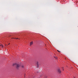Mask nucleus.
<instances>
[{"mask_svg":"<svg viewBox=\"0 0 78 78\" xmlns=\"http://www.w3.org/2000/svg\"><path fill=\"white\" fill-rule=\"evenodd\" d=\"M57 51H58V52H59V53H60V51H58V50H57Z\"/></svg>","mask_w":78,"mask_h":78,"instance_id":"6e6552de","label":"nucleus"},{"mask_svg":"<svg viewBox=\"0 0 78 78\" xmlns=\"http://www.w3.org/2000/svg\"><path fill=\"white\" fill-rule=\"evenodd\" d=\"M9 44H9H9H8V45H9Z\"/></svg>","mask_w":78,"mask_h":78,"instance_id":"f8f14e48","label":"nucleus"},{"mask_svg":"<svg viewBox=\"0 0 78 78\" xmlns=\"http://www.w3.org/2000/svg\"><path fill=\"white\" fill-rule=\"evenodd\" d=\"M63 70H64V69H63Z\"/></svg>","mask_w":78,"mask_h":78,"instance_id":"ddd939ff","label":"nucleus"},{"mask_svg":"<svg viewBox=\"0 0 78 78\" xmlns=\"http://www.w3.org/2000/svg\"><path fill=\"white\" fill-rule=\"evenodd\" d=\"M16 66V69H19V67H20V64H18L16 63H14L13 64V66Z\"/></svg>","mask_w":78,"mask_h":78,"instance_id":"f257e3e1","label":"nucleus"},{"mask_svg":"<svg viewBox=\"0 0 78 78\" xmlns=\"http://www.w3.org/2000/svg\"><path fill=\"white\" fill-rule=\"evenodd\" d=\"M58 72L59 73H61V71L60 69H58Z\"/></svg>","mask_w":78,"mask_h":78,"instance_id":"f03ea898","label":"nucleus"},{"mask_svg":"<svg viewBox=\"0 0 78 78\" xmlns=\"http://www.w3.org/2000/svg\"><path fill=\"white\" fill-rule=\"evenodd\" d=\"M74 78H75V77H74Z\"/></svg>","mask_w":78,"mask_h":78,"instance_id":"9b49d317","label":"nucleus"},{"mask_svg":"<svg viewBox=\"0 0 78 78\" xmlns=\"http://www.w3.org/2000/svg\"><path fill=\"white\" fill-rule=\"evenodd\" d=\"M37 67H39V64H38V62L37 63Z\"/></svg>","mask_w":78,"mask_h":78,"instance_id":"7ed1b4c3","label":"nucleus"},{"mask_svg":"<svg viewBox=\"0 0 78 78\" xmlns=\"http://www.w3.org/2000/svg\"><path fill=\"white\" fill-rule=\"evenodd\" d=\"M64 69L63 68H62V69Z\"/></svg>","mask_w":78,"mask_h":78,"instance_id":"9d476101","label":"nucleus"},{"mask_svg":"<svg viewBox=\"0 0 78 78\" xmlns=\"http://www.w3.org/2000/svg\"><path fill=\"white\" fill-rule=\"evenodd\" d=\"M0 46L1 47H2V48H3V46L2 44L0 45Z\"/></svg>","mask_w":78,"mask_h":78,"instance_id":"39448f33","label":"nucleus"},{"mask_svg":"<svg viewBox=\"0 0 78 78\" xmlns=\"http://www.w3.org/2000/svg\"><path fill=\"white\" fill-rule=\"evenodd\" d=\"M22 68H23V66H22Z\"/></svg>","mask_w":78,"mask_h":78,"instance_id":"0eeeda50","label":"nucleus"},{"mask_svg":"<svg viewBox=\"0 0 78 78\" xmlns=\"http://www.w3.org/2000/svg\"><path fill=\"white\" fill-rule=\"evenodd\" d=\"M33 41H31L30 43V45H32L33 44Z\"/></svg>","mask_w":78,"mask_h":78,"instance_id":"20e7f679","label":"nucleus"},{"mask_svg":"<svg viewBox=\"0 0 78 78\" xmlns=\"http://www.w3.org/2000/svg\"><path fill=\"white\" fill-rule=\"evenodd\" d=\"M55 59H57V57L55 58Z\"/></svg>","mask_w":78,"mask_h":78,"instance_id":"1a4fd4ad","label":"nucleus"},{"mask_svg":"<svg viewBox=\"0 0 78 78\" xmlns=\"http://www.w3.org/2000/svg\"><path fill=\"white\" fill-rule=\"evenodd\" d=\"M12 39H18V38H12Z\"/></svg>","mask_w":78,"mask_h":78,"instance_id":"423d86ee","label":"nucleus"}]
</instances>
